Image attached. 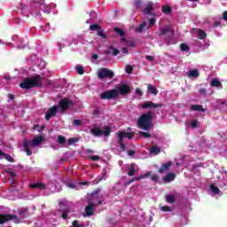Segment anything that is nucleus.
Wrapping results in <instances>:
<instances>
[{
  "instance_id": "dca6fc26",
  "label": "nucleus",
  "mask_w": 227,
  "mask_h": 227,
  "mask_svg": "<svg viewBox=\"0 0 227 227\" xmlns=\"http://www.w3.org/2000/svg\"><path fill=\"white\" fill-rule=\"evenodd\" d=\"M118 137H119L118 145L120 148L122 150H125L127 146L125 145V144H123V139H125V134L123 133V131H120L118 133Z\"/></svg>"
},
{
  "instance_id": "f257e3e1",
  "label": "nucleus",
  "mask_w": 227,
  "mask_h": 227,
  "mask_svg": "<svg viewBox=\"0 0 227 227\" xmlns=\"http://www.w3.org/2000/svg\"><path fill=\"white\" fill-rule=\"evenodd\" d=\"M43 78L40 74L26 77L20 83V88L23 90H31L33 88H42Z\"/></svg>"
},
{
  "instance_id": "ddd939ff",
  "label": "nucleus",
  "mask_w": 227,
  "mask_h": 227,
  "mask_svg": "<svg viewBox=\"0 0 227 227\" xmlns=\"http://www.w3.org/2000/svg\"><path fill=\"white\" fill-rule=\"evenodd\" d=\"M192 32L198 35L199 40H205L207 38V33L201 30V28H193Z\"/></svg>"
},
{
  "instance_id": "0e129e2a",
  "label": "nucleus",
  "mask_w": 227,
  "mask_h": 227,
  "mask_svg": "<svg viewBox=\"0 0 227 227\" xmlns=\"http://www.w3.org/2000/svg\"><path fill=\"white\" fill-rule=\"evenodd\" d=\"M121 51L124 53V54H129V50L127 48H122L121 49Z\"/></svg>"
},
{
  "instance_id": "f3484780",
  "label": "nucleus",
  "mask_w": 227,
  "mask_h": 227,
  "mask_svg": "<svg viewBox=\"0 0 227 227\" xmlns=\"http://www.w3.org/2000/svg\"><path fill=\"white\" fill-rule=\"evenodd\" d=\"M173 165V162L168 161L167 163H164L158 170V173L162 174L166 173V171H169V168Z\"/></svg>"
},
{
  "instance_id": "6e6552de",
  "label": "nucleus",
  "mask_w": 227,
  "mask_h": 227,
  "mask_svg": "<svg viewBox=\"0 0 227 227\" xmlns=\"http://www.w3.org/2000/svg\"><path fill=\"white\" fill-rule=\"evenodd\" d=\"M117 91L119 95L125 97V95H130V93H132V88H130L129 84H121L117 88Z\"/></svg>"
},
{
  "instance_id": "9d476101",
  "label": "nucleus",
  "mask_w": 227,
  "mask_h": 227,
  "mask_svg": "<svg viewBox=\"0 0 227 227\" xmlns=\"http://www.w3.org/2000/svg\"><path fill=\"white\" fill-rule=\"evenodd\" d=\"M164 106L162 103L155 104L152 101H145L141 105L142 109H159Z\"/></svg>"
},
{
  "instance_id": "79ce46f5",
  "label": "nucleus",
  "mask_w": 227,
  "mask_h": 227,
  "mask_svg": "<svg viewBox=\"0 0 227 227\" xmlns=\"http://www.w3.org/2000/svg\"><path fill=\"white\" fill-rule=\"evenodd\" d=\"M124 137L128 139H132L134 137V132H123Z\"/></svg>"
},
{
  "instance_id": "ea45409f",
  "label": "nucleus",
  "mask_w": 227,
  "mask_h": 227,
  "mask_svg": "<svg viewBox=\"0 0 227 227\" xmlns=\"http://www.w3.org/2000/svg\"><path fill=\"white\" fill-rule=\"evenodd\" d=\"M114 31H115V33H117V35H120V36H125V32H123L121 30V28L114 27Z\"/></svg>"
},
{
  "instance_id": "4d7b16f0",
  "label": "nucleus",
  "mask_w": 227,
  "mask_h": 227,
  "mask_svg": "<svg viewBox=\"0 0 227 227\" xmlns=\"http://www.w3.org/2000/svg\"><path fill=\"white\" fill-rule=\"evenodd\" d=\"M152 175V171H147L145 175H142V176H144V178H146L148 176H150Z\"/></svg>"
},
{
  "instance_id": "c03bdc74",
  "label": "nucleus",
  "mask_w": 227,
  "mask_h": 227,
  "mask_svg": "<svg viewBox=\"0 0 227 227\" xmlns=\"http://www.w3.org/2000/svg\"><path fill=\"white\" fill-rule=\"evenodd\" d=\"M73 125L74 127H81V125H82V121L81 120L75 119L73 121Z\"/></svg>"
},
{
  "instance_id": "c756f323",
  "label": "nucleus",
  "mask_w": 227,
  "mask_h": 227,
  "mask_svg": "<svg viewBox=\"0 0 227 227\" xmlns=\"http://www.w3.org/2000/svg\"><path fill=\"white\" fill-rule=\"evenodd\" d=\"M138 136H140L141 137H145V139H150V137H152V135L150 133L145 131H139Z\"/></svg>"
},
{
  "instance_id": "f03ea898",
  "label": "nucleus",
  "mask_w": 227,
  "mask_h": 227,
  "mask_svg": "<svg viewBox=\"0 0 227 227\" xmlns=\"http://www.w3.org/2000/svg\"><path fill=\"white\" fill-rule=\"evenodd\" d=\"M153 121V112L149 110L146 114H143L137 120V127L142 130H150Z\"/></svg>"
},
{
  "instance_id": "473e14b6",
  "label": "nucleus",
  "mask_w": 227,
  "mask_h": 227,
  "mask_svg": "<svg viewBox=\"0 0 227 227\" xmlns=\"http://www.w3.org/2000/svg\"><path fill=\"white\" fill-rule=\"evenodd\" d=\"M102 27L98 24H93L90 26V31H98L100 30Z\"/></svg>"
},
{
  "instance_id": "8fccbe9b",
  "label": "nucleus",
  "mask_w": 227,
  "mask_h": 227,
  "mask_svg": "<svg viewBox=\"0 0 227 227\" xmlns=\"http://www.w3.org/2000/svg\"><path fill=\"white\" fill-rule=\"evenodd\" d=\"M151 180L153 181V182H159V176H157V175H152L151 176Z\"/></svg>"
},
{
  "instance_id": "f8f14e48",
  "label": "nucleus",
  "mask_w": 227,
  "mask_h": 227,
  "mask_svg": "<svg viewBox=\"0 0 227 227\" xmlns=\"http://www.w3.org/2000/svg\"><path fill=\"white\" fill-rule=\"evenodd\" d=\"M85 213H86V215H88L89 217H91V215L95 214V203H93L92 201H90L85 207Z\"/></svg>"
},
{
  "instance_id": "774afa93",
  "label": "nucleus",
  "mask_w": 227,
  "mask_h": 227,
  "mask_svg": "<svg viewBox=\"0 0 227 227\" xmlns=\"http://www.w3.org/2000/svg\"><path fill=\"white\" fill-rule=\"evenodd\" d=\"M92 59H98V55L93 54L92 55Z\"/></svg>"
},
{
  "instance_id": "aec40b11",
  "label": "nucleus",
  "mask_w": 227,
  "mask_h": 227,
  "mask_svg": "<svg viewBox=\"0 0 227 227\" xmlns=\"http://www.w3.org/2000/svg\"><path fill=\"white\" fill-rule=\"evenodd\" d=\"M210 86L213 88H221L223 89V83H221V81L217 78H213L210 83Z\"/></svg>"
},
{
  "instance_id": "de8ad7c7",
  "label": "nucleus",
  "mask_w": 227,
  "mask_h": 227,
  "mask_svg": "<svg viewBox=\"0 0 227 227\" xmlns=\"http://www.w3.org/2000/svg\"><path fill=\"white\" fill-rule=\"evenodd\" d=\"M191 127H192V129H198V127H200L198 125V120H194L192 123H191Z\"/></svg>"
},
{
  "instance_id": "f704fd0d",
  "label": "nucleus",
  "mask_w": 227,
  "mask_h": 227,
  "mask_svg": "<svg viewBox=\"0 0 227 227\" xmlns=\"http://www.w3.org/2000/svg\"><path fill=\"white\" fill-rule=\"evenodd\" d=\"M168 33H169V27H168L160 29V36H163V35H168Z\"/></svg>"
},
{
  "instance_id": "5701e85b",
  "label": "nucleus",
  "mask_w": 227,
  "mask_h": 227,
  "mask_svg": "<svg viewBox=\"0 0 227 227\" xmlns=\"http://www.w3.org/2000/svg\"><path fill=\"white\" fill-rule=\"evenodd\" d=\"M188 77H192L196 79V77H200V71L198 69H192L188 72Z\"/></svg>"
},
{
  "instance_id": "052dcab7",
  "label": "nucleus",
  "mask_w": 227,
  "mask_h": 227,
  "mask_svg": "<svg viewBox=\"0 0 227 227\" xmlns=\"http://www.w3.org/2000/svg\"><path fill=\"white\" fill-rule=\"evenodd\" d=\"M223 20H227V11H224L223 13Z\"/></svg>"
},
{
  "instance_id": "4468645a",
  "label": "nucleus",
  "mask_w": 227,
  "mask_h": 227,
  "mask_svg": "<svg viewBox=\"0 0 227 227\" xmlns=\"http://www.w3.org/2000/svg\"><path fill=\"white\" fill-rule=\"evenodd\" d=\"M30 189H39V191H45L47 185L43 183H34L29 184Z\"/></svg>"
},
{
  "instance_id": "3c124183",
  "label": "nucleus",
  "mask_w": 227,
  "mask_h": 227,
  "mask_svg": "<svg viewBox=\"0 0 227 227\" xmlns=\"http://www.w3.org/2000/svg\"><path fill=\"white\" fill-rule=\"evenodd\" d=\"M135 182H139V180H144L145 179V176H136V177H133Z\"/></svg>"
},
{
  "instance_id": "a878e982",
  "label": "nucleus",
  "mask_w": 227,
  "mask_h": 227,
  "mask_svg": "<svg viewBox=\"0 0 227 227\" xmlns=\"http://www.w3.org/2000/svg\"><path fill=\"white\" fill-rule=\"evenodd\" d=\"M161 12H162V13H165L166 15H169V13H171V12H173V9L170 6L164 5L161 8Z\"/></svg>"
},
{
  "instance_id": "bf43d9fd",
  "label": "nucleus",
  "mask_w": 227,
  "mask_h": 227,
  "mask_svg": "<svg viewBox=\"0 0 227 227\" xmlns=\"http://www.w3.org/2000/svg\"><path fill=\"white\" fill-rule=\"evenodd\" d=\"M93 114L95 116H98L100 114V111H98V109H95L94 112H93Z\"/></svg>"
},
{
  "instance_id": "423d86ee",
  "label": "nucleus",
  "mask_w": 227,
  "mask_h": 227,
  "mask_svg": "<svg viewBox=\"0 0 227 227\" xmlns=\"http://www.w3.org/2000/svg\"><path fill=\"white\" fill-rule=\"evenodd\" d=\"M113 79L114 77V72L111 69L102 67L98 70V78L102 80V79Z\"/></svg>"
},
{
  "instance_id": "603ef678",
  "label": "nucleus",
  "mask_w": 227,
  "mask_h": 227,
  "mask_svg": "<svg viewBox=\"0 0 227 227\" xmlns=\"http://www.w3.org/2000/svg\"><path fill=\"white\" fill-rule=\"evenodd\" d=\"M149 26H155V19L152 18L151 20H149Z\"/></svg>"
},
{
  "instance_id": "a211bd4d",
  "label": "nucleus",
  "mask_w": 227,
  "mask_h": 227,
  "mask_svg": "<svg viewBox=\"0 0 227 227\" xmlns=\"http://www.w3.org/2000/svg\"><path fill=\"white\" fill-rule=\"evenodd\" d=\"M175 178H176V176L175 175V173L169 172L168 174H167L165 177H163V182L165 184H169V182H173Z\"/></svg>"
},
{
  "instance_id": "4be33fe9",
  "label": "nucleus",
  "mask_w": 227,
  "mask_h": 227,
  "mask_svg": "<svg viewBox=\"0 0 227 227\" xmlns=\"http://www.w3.org/2000/svg\"><path fill=\"white\" fill-rule=\"evenodd\" d=\"M192 111H199L200 113H205L207 109L203 108L201 105H192L191 106Z\"/></svg>"
},
{
  "instance_id": "0eeeda50",
  "label": "nucleus",
  "mask_w": 227,
  "mask_h": 227,
  "mask_svg": "<svg viewBox=\"0 0 227 227\" xmlns=\"http://www.w3.org/2000/svg\"><path fill=\"white\" fill-rule=\"evenodd\" d=\"M74 106V101L65 98L60 99V102H59L58 107L61 110L62 113H65V111H68L70 107Z\"/></svg>"
},
{
  "instance_id": "72a5a7b5",
  "label": "nucleus",
  "mask_w": 227,
  "mask_h": 227,
  "mask_svg": "<svg viewBox=\"0 0 227 227\" xmlns=\"http://www.w3.org/2000/svg\"><path fill=\"white\" fill-rule=\"evenodd\" d=\"M109 49H110V51H113V53H112L113 56H118V54H120V50L114 48V46L110 45Z\"/></svg>"
},
{
  "instance_id": "39448f33",
  "label": "nucleus",
  "mask_w": 227,
  "mask_h": 227,
  "mask_svg": "<svg viewBox=\"0 0 227 227\" xmlns=\"http://www.w3.org/2000/svg\"><path fill=\"white\" fill-rule=\"evenodd\" d=\"M91 134H93L96 137H100L104 136L105 137H107L111 134V128L109 126H106L104 128V130H102L100 128L96 127L90 130Z\"/></svg>"
},
{
  "instance_id": "69168bd1",
  "label": "nucleus",
  "mask_w": 227,
  "mask_h": 227,
  "mask_svg": "<svg viewBox=\"0 0 227 227\" xmlns=\"http://www.w3.org/2000/svg\"><path fill=\"white\" fill-rule=\"evenodd\" d=\"M8 97L10 100H13L15 98V96L13 94H9Z\"/></svg>"
},
{
  "instance_id": "7c9ffc66",
  "label": "nucleus",
  "mask_w": 227,
  "mask_h": 227,
  "mask_svg": "<svg viewBox=\"0 0 227 227\" xmlns=\"http://www.w3.org/2000/svg\"><path fill=\"white\" fill-rule=\"evenodd\" d=\"M210 190L214 194H219L221 192V190H219V187L210 184Z\"/></svg>"
},
{
  "instance_id": "e2e57ef3",
  "label": "nucleus",
  "mask_w": 227,
  "mask_h": 227,
  "mask_svg": "<svg viewBox=\"0 0 227 227\" xmlns=\"http://www.w3.org/2000/svg\"><path fill=\"white\" fill-rule=\"evenodd\" d=\"M136 93L137 95H143V91H141V89H137Z\"/></svg>"
},
{
  "instance_id": "49530a36",
  "label": "nucleus",
  "mask_w": 227,
  "mask_h": 227,
  "mask_svg": "<svg viewBox=\"0 0 227 227\" xmlns=\"http://www.w3.org/2000/svg\"><path fill=\"white\" fill-rule=\"evenodd\" d=\"M125 70L126 74H132V72H134V67H132V66L128 65Z\"/></svg>"
},
{
  "instance_id": "a18cd8bd",
  "label": "nucleus",
  "mask_w": 227,
  "mask_h": 227,
  "mask_svg": "<svg viewBox=\"0 0 227 227\" xmlns=\"http://www.w3.org/2000/svg\"><path fill=\"white\" fill-rule=\"evenodd\" d=\"M127 47H136V43L132 40L126 41Z\"/></svg>"
},
{
  "instance_id": "37998d69",
  "label": "nucleus",
  "mask_w": 227,
  "mask_h": 227,
  "mask_svg": "<svg viewBox=\"0 0 227 227\" xmlns=\"http://www.w3.org/2000/svg\"><path fill=\"white\" fill-rule=\"evenodd\" d=\"M72 226H73V227H84V224L79 223V220H74V221L72 223Z\"/></svg>"
},
{
  "instance_id": "4c0bfd02",
  "label": "nucleus",
  "mask_w": 227,
  "mask_h": 227,
  "mask_svg": "<svg viewBox=\"0 0 227 227\" xmlns=\"http://www.w3.org/2000/svg\"><path fill=\"white\" fill-rule=\"evenodd\" d=\"M180 49L183 52H185L187 51H191V48L189 47V45L185 44V43H181L180 45Z\"/></svg>"
},
{
  "instance_id": "9b49d317",
  "label": "nucleus",
  "mask_w": 227,
  "mask_h": 227,
  "mask_svg": "<svg viewBox=\"0 0 227 227\" xmlns=\"http://www.w3.org/2000/svg\"><path fill=\"white\" fill-rule=\"evenodd\" d=\"M58 109H59V106H58V105L50 107L45 114V120H51V118H54V116L58 114Z\"/></svg>"
},
{
  "instance_id": "2eb2a0df",
  "label": "nucleus",
  "mask_w": 227,
  "mask_h": 227,
  "mask_svg": "<svg viewBox=\"0 0 227 227\" xmlns=\"http://www.w3.org/2000/svg\"><path fill=\"white\" fill-rule=\"evenodd\" d=\"M152 12H153V3L150 2L147 6L143 10V13L145 15H152L153 17H155V14H153Z\"/></svg>"
},
{
  "instance_id": "e433bc0d",
  "label": "nucleus",
  "mask_w": 227,
  "mask_h": 227,
  "mask_svg": "<svg viewBox=\"0 0 227 227\" xmlns=\"http://www.w3.org/2000/svg\"><path fill=\"white\" fill-rule=\"evenodd\" d=\"M76 72L79 75H83L84 67H82V66H76Z\"/></svg>"
},
{
  "instance_id": "680f3d73",
  "label": "nucleus",
  "mask_w": 227,
  "mask_h": 227,
  "mask_svg": "<svg viewBox=\"0 0 227 227\" xmlns=\"http://www.w3.org/2000/svg\"><path fill=\"white\" fill-rule=\"evenodd\" d=\"M133 182H135V179L134 177L129 179L127 183H126V185H130V184H132Z\"/></svg>"
},
{
  "instance_id": "7ed1b4c3",
  "label": "nucleus",
  "mask_w": 227,
  "mask_h": 227,
  "mask_svg": "<svg viewBox=\"0 0 227 227\" xmlns=\"http://www.w3.org/2000/svg\"><path fill=\"white\" fill-rule=\"evenodd\" d=\"M43 143V137L39 136L33 140H24L23 141V150L26 152L27 155L29 157L33 155V151L31 148H35V146H40V145Z\"/></svg>"
},
{
  "instance_id": "20e7f679",
  "label": "nucleus",
  "mask_w": 227,
  "mask_h": 227,
  "mask_svg": "<svg viewBox=\"0 0 227 227\" xmlns=\"http://www.w3.org/2000/svg\"><path fill=\"white\" fill-rule=\"evenodd\" d=\"M119 97L120 92L116 89H112L100 94L102 100H114V98H118Z\"/></svg>"
},
{
  "instance_id": "a19ab883",
  "label": "nucleus",
  "mask_w": 227,
  "mask_h": 227,
  "mask_svg": "<svg viewBox=\"0 0 227 227\" xmlns=\"http://www.w3.org/2000/svg\"><path fill=\"white\" fill-rule=\"evenodd\" d=\"M88 160H92V162H97L100 160V156L98 155L90 156V157H88Z\"/></svg>"
},
{
  "instance_id": "412c9836",
  "label": "nucleus",
  "mask_w": 227,
  "mask_h": 227,
  "mask_svg": "<svg viewBox=\"0 0 227 227\" xmlns=\"http://www.w3.org/2000/svg\"><path fill=\"white\" fill-rule=\"evenodd\" d=\"M134 166H136V164H134V163L128 165V176H134V175H136V168Z\"/></svg>"
},
{
  "instance_id": "2f4dec72",
  "label": "nucleus",
  "mask_w": 227,
  "mask_h": 227,
  "mask_svg": "<svg viewBox=\"0 0 227 227\" xmlns=\"http://www.w3.org/2000/svg\"><path fill=\"white\" fill-rule=\"evenodd\" d=\"M97 36H100V38H103V40H106L107 38V35L105 34L104 30L99 29L98 30Z\"/></svg>"
},
{
  "instance_id": "58836bf2",
  "label": "nucleus",
  "mask_w": 227,
  "mask_h": 227,
  "mask_svg": "<svg viewBox=\"0 0 227 227\" xmlns=\"http://www.w3.org/2000/svg\"><path fill=\"white\" fill-rule=\"evenodd\" d=\"M79 141L78 138H75V137H72V138H69L67 140V145L70 146L72 145H75V143H77Z\"/></svg>"
},
{
  "instance_id": "c85d7f7f",
  "label": "nucleus",
  "mask_w": 227,
  "mask_h": 227,
  "mask_svg": "<svg viewBox=\"0 0 227 227\" xmlns=\"http://www.w3.org/2000/svg\"><path fill=\"white\" fill-rule=\"evenodd\" d=\"M57 142L59 145H67V137L63 136H59L57 138Z\"/></svg>"
},
{
  "instance_id": "393cba45",
  "label": "nucleus",
  "mask_w": 227,
  "mask_h": 227,
  "mask_svg": "<svg viewBox=\"0 0 227 227\" xmlns=\"http://www.w3.org/2000/svg\"><path fill=\"white\" fill-rule=\"evenodd\" d=\"M165 200L167 203H171V204L175 203L176 201L175 195H172V194L166 195Z\"/></svg>"
},
{
  "instance_id": "338daca9",
  "label": "nucleus",
  "mask_w": 227,
  "mask_h": 227,
  "mask_svg": "<svg viewBox=\"0 0 227 227\" xmlns=\"http://www.w3.org/2000/svg\"><path fill=\"white\" fill-rule=\"evenodd\" d=\"M67 186H69L70 189H75V184H68Z\"/></svg>"
},
{
  "instance_id": "c9c22d12",
  "label": "nucleus",
  "mask_w": 227,
  "mask_h": 227,
  "mask_svg": "<svg viewBox=\"0 0 227 227\" xmlns=\"http://www.w3.org/2000/svg\"><path fill=\"white\" fill-rule=\"evenodd\" d=\"M68 212H70L69 209L62 210V219H64V221H67V219H68Z\"/></svg>"
},
{
  "instance_id": "bb28decb",
  "label": "nucleus",
  "mask_w": 227,
  "mask_h": 227,
  "mask_svg": "<svg viewBox=\"0 0 227 227\" xmlns=\"http://www.w3.org/2000/svg\"><path fill=\"white\" fill-rule=\"evenodd\" d=\"M160 152H161L160 147H157V146L153 145L151 148L150 153H154V155H159V153H160Z\"/></svg>"
},
{
  "instance_id": "13d9d810",
  "label": "nucleus",
  "mask_w": 227,
  "mask_h": 227,
  "mask_svg": "<svg viewBox=\"0 0 227 227\" xmlns=\"http://www.w3.org/2000/svg\"><path fill=\"white\" fill-rule=\"evenodd\" d=\"M10 173V176H11V178H12V180L15 178V176H17V174H15V172H9Z\"/></svg>"
},
{
  "instance_id": "864d4df0",
  "label": "nucleus",
  "mask_w": 227,
  "mask_h": 227,
  "mask_svg": "<svg viewBox=\"0 0 227 227\" xmlns=\"http://www.w3.org/2000/svg\"><path fill=\"white\" fill-rule=\"evenodd\" d=\"M128 155H129V157L136 155V151H134V150L128 151Z\"/></svg>"
},
{
  "instance_id": "09e8293b",
  "label": "nucleus",
  "mask_w": 227,
  "mask_h": 227,
  "mask_svg": "<svg viewBox=\"0 0 227 227\" xmlns=\"http://www.w3.org/2000/svg\"><path fill=\"white\" fill-rule=\"evenodd\" d=\"M162 212H171V207L169 206H163L161 207Z\"/></svg>"
},
{
  "instance_id": "b1692460",
  "label": "nucleus",
  "mask_w": 227,
  "mask_h": 227,
  "mask_svg": "<svg viewBox=\"0 0 227 227\" xmlns=\"http://www.w3.org/2000/svg\"><path fill=\"white\" fill-rule=\"evenodd\" d=\"M147 90L151 95H157L159 93V90L153 85H148Z\"/></svg>"
},
{
  "instance_id": "1a4fd4ad",
  "label": "nucleus",
  "mask_w": 227,
  "mask_h": 227,
  "mask_svg": "<svg viewBox=\"0 0 227 227\" xmlns=\"http://www.w3.org/2000/svg\"><path fill=\"white\" fill-rule=\"evenodd\" d=\"M8 221H14V223H19V220H17V215H11V214L1 215L0 214V224H4V223H8Z\"/></svg>"
},
{
  "instance_id": "6e6d98bb",
  "label": "nucleus",
  "mask_w": 227,
  "mask_h": 227,
  "mask_svg": "<svg viewBox=\"0 0 227 227\" xmlns=\"http://www.w3.org/2000/svg\"><path fill=\"white\" fill-rule=\"evenodd\" d=\"M145 59H147L148 61H153V56H152V55H147V56H145Z\"/></svg>"
},
{
  "instance_id": "cd10ccee",
  "label": "nucleus",
  "mask_w": 227,
  "mask_h": 227,
  "mask_svg": "<svg viewBox=\"0 0 227 227\" xmlns=\"http://www.w3.org/2000/svg\"><path fill=\"white\" fill-rule=\"evenodd\" d=\"M146 27V21H144L142 24H140L137 28L136 32L137 33H143V30Z\"/></svg>"
},
{
  "instance_id": "5fc2aeb1",
  "label": "nucleus",
  "mask_w": 227,
  "mask_h": 227,
  "mask_svg": "<svg viewBox=\"0 0 227 227\" xmlns=\"http://www.w3.org/2000/svg\"><path fill=\"white\" fill-rule=\"evenodd\" d=\"M135 6H136L137 8H141V1L136 0V1H135Z\"/></svg>"
},
{
  "instance_id": "6ab92c4d",
  "label": "nucleus",
  "mask_w": 227,
  "mask_h": 227,
  "mask_svg": "<svg viewBox=\"0 0 227 227\" xmlns=\"http://www.w3.org/2000/svg\"><path fill=\"white\" fill-rule=\"evenodd\" d=\"M0 159H5L8 162H15V160L12 157V155L0 151Z\"/></svg>"
}]
</instances>
